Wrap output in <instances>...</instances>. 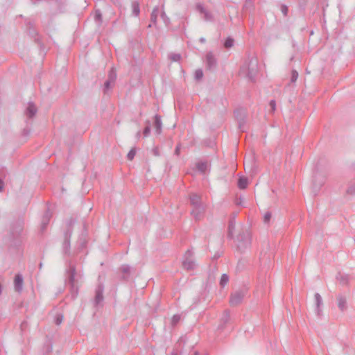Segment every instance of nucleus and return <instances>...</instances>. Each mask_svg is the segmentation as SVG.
I'll use <instances>...</instances> for the list:
<instances>
[{
	"mask_svg": "<svg viewBox=\"0 0 355 355\" xmlns=\"http://www.w3.org/2000/svg\"><path fill=\"white\" fill-rule=\"evenodd\" d=\"M257 71V61L256 59L252 58L248 63L242 66L240 73L242 76L248 77L250 80L254 81Z\"/></svg>",
	"mask_w": 355,
	"mask_h": 355,
	"instance_id": "f257e3e1",
	"label": "nucleus"
},
{
	"mask_svg": "<svg viewBox=\"0 0 355 355\" xmlns=\"http://www.w3.org/2000/svg\"><path fill=\"white\" fill-rule=\"evenodd\" d=\"M74 223L75 221L72 218L69 219L66 223V230L64 233V241L62 243V251L67 256L70 255V238L72 234Z\"/></svg>",
	"mask_w": 355,
	"mask_h": 355,
	"instance_id": "f03ea898",
	"label": "nucleus"
},
{
	"mask_svg": "<svg viewBox=\"0 0 355 355\" xmlns=\"http://www.w3.org/2000/svg\"><path fill=\"white\" fill-rule=\"evenodd\" d=\"M76 269L73 266H70L67 271L66 284L70 285L72 298H75L78 294V288L75 284Z\"/></svg>",
	"mask_w": 355,
	"mask_h": 355,
	"instance_id": "7ed1b4c3",
	"label": "nucleus"
},
{
	"mask_svg": "<svg viewBox=\"0 0 355 355\" xmlns=\"http://www.w3.org/2000/svg\"><path fill=\"white\" fill-rule=\"evenodd\" d=\"M103 292L104 285L103 284V283L99 282V284H98L95 289V297L94 300V304L95 306L101 307L103 306L104 302Z\"/></svg>",
	"mask_w": 355,
	"mask_h": 355,
	"instance_id": "20e7f679",
	"label": "nucleus"
},
{
	"mask_svg": "<svg viewBox=\"0 0 355 355\" xmlns=\"http://www.w3.org/2000/svg\"><path fill=\"white\" fill-rule=\"evenodd\" d=\"M182 266L184 268L188 270H193L196 268V263L193 258V252L191 250H187L185 253L182 261Z\"/></svg>",
	"mask_w": 355,
	"mask_h": 355,
	"instance_id": "39448f33",
	"label": "nucleus"
},
{
	"mask_svg": "<svg viewBox=\"0 0 355 355\" xmlns=\"http://www.w3.org/2000/svg\"><path fill=\"white\" fill-rule=\"evenodd\" d=\"M245 295V292L244 291H236L232 293L230 299V303L231 306H237L241 303Z\"/></svg>",
	"mask_w": 355,
	"mask_h": 355,
	"instance_id": "423d86ee",
	"label": "nucleus"
},
{
	"mask_svg": "<svg viewBox=\"0 0 355 355\" xmlns=\"http://www.w3.org/2000/svg\"><path fill=\"white\" fill-rule=\"evenodd\" d=\"M87 241H88V234H87V225L85 223L83 225V230L81 233L78 243L79 245V250H83L86 248L87 245Z\"/></svg>",
	"mask_w": 355,
	"mask_h": 355,
	"instance_id": "0eeeda50",
	"label": "nucleus"
},
{
	"mask_svg": "<svg viewBox=\"0 0 355 355\" xmlns=\"http://www.w3.org/2000/svg\"><path fill=\"white\" fill-rule=\"evenodd\" d=\"M314 297L315 304V313L318 318H320L322 315V298L318 293L315 294Z\"/></svg>",
	"mask_w": 355,
	"mask_h": 355,
	"instance_id": "6e6552de",
	"label": "nucleus"
},
{
	"mask_svg": "<svg viewBox=\"0 0 355 355\" xmlns=\"http://www.w3.org/2000/svg\"><path fill=\"white\" fill-rule=\"evenodd\" d=\"M196 10L202 15H203V19L207 21H213L214 17L212 14L207 10L202 4L198 3L196 5Z\"/></svg>",
	"mask_w": 355,
	"mask_h": 355,
	"instance_id": "1a4fd4ad",
	"label": "nucleus"
},
{
	"mask_svg": "<svg viewBox=\"0 0 355 355\" xmlns=\"http://www.w3.org/2000/svg\"><path fill=\"white\" fill-rule=\"evenodd\" d=\"M238 248H246L250 244V237L248 234H241L238 236Z\"/></svg>",
	"mask_w": 355,
	"mask_h": 355,
	"instance_id": "9d476101",
	"label": "nucleus"
},
{
	"mask_svg": "<svg viewBox=\"0 0 355 355\" xmlns=\"http://www.w3.org/2000/svg\"><path fill=\"white\" fill-rule=\"evenodd\" d=\"M14 287L15 291L21 293L23 288V277L21 274H17L14 279Z\"/></svg>",
	"mask_w": 355,
	"mask_h": 355,
	"instance_id": "9b49d317",
	"label": "nucleus"
},
{
	"mask_svg": "<svg viewBox=\"0 0 355 355\" xmlns=\"http://www.w3.org/2000/svg\"><path fill=\"white\" fill-rule=\"evenodd\" d=\"M206 63L207 65V67L209 69H212L216 67L217 64V60L216 58L214 57L212 52H209L206 55Z\"/></svg>",
	"mask_w": 355,
	"mask_h": 355,
	"instance_id": "f8f14e48",
	"label": "nucleus"
},
{
	"mask_svg": "<svg viewBox=\"0 0 355 355\" xmlns=\"http://www.w3.org/2000/svg\"><path fill=\"white\" fill-rule=\"evenodd\" d=\"M337 302H338V309L341 311H344L347 309V298L345 296H343L342 295H338L337 296Z\"/></svg>",
	"mask_w": 355,
	"mask_h": 355,
	"instance_id": "ddd939ff",
	"label": "nucleus"
},
{
	"mask_svg": "<svg viewBox=\"0 0 355 355\" xmlns=\"http://www.w3.org/2000/svg\"><path fill=\"white\" fill-rule=\"evenodd\" d=\"M23 230V222L17 221L14 223L12 226V234L13 236L19 234Z\"/></svg>",
	"mask_w": 355,
	"mask_h": 355,
	"instance_id": "4468645a",
	"label": "nucleus"
},
{
	"mask_svg": "<svg viewBox=\"0 0 355 355\" xmlns=\"http://www.w3.org/2000/svg\"><path fill=\"white\" fill-rule=\"evenodd\" d=\"M36 113H37V108H36L35 105H34L33 103H29L28 107L26 110V112H25L26 115L28 118H32L35 115Z\"/></svg>",
	"mask_w": 355,
	"mask_h": 355,
	"instance_id": "2eb2a0df",
	"label": "nucleus"
},
{
	"mask_svg": "<svg viewBox=\"0 0 355 355\" xmlns=\"http://www.w3.org/2000/svg\"><path fill=\"white\" fill-rule=\"evenodd\" d=\"M204 211V208L202 206L193 207V209L191 211V214L196 219H199L201 215Z\"/></svg>",
	"mask_w": 355,
	"mask_h": 355,
	"instance_id": "dca6fc26",
	"label": "nucleus"
},
{
	"mask_svg": "<svg viewBox=\"0 0 355 355\" xmlns=\"http://www.w3.org/2000/svg\"><path fill=\"white\" fill-rule=\"evenodd\" d=\"M155 131L157 134H160L162 131V119L161 116L158 114H156L155 116Z\"/></svg>",
	"mask_w": 355,
	"mask_h": 355,
	"instance_id": "f3484780",
	"label": "nucleus"
},
{
	"mask_svg": "<svg viewBox=\"0 0 355 355\" xmlns=\"http://www.w3.org/2000/svg\"><path fill=\"white\" fill-rule=\"evenodd\" d=\"M190 201H191V205L193 207L202 206L201 205V198L198 195H197L196 193H193L191 195Z\"/></svg>",
	"mask_w": 355,
	"mask_h": 355,
	"instance_id": "a211bd4d",
	"label": "nucleus"
},
{
	"mask_svg": "<svg viewBox=\"0 0 355 355\" xmlns=\"http://www.w3.org/2000/svg\"><path fill=\"white\" fill-rule=\"evenodd\" d=\"M51 218V214L49 211H46L42 218V230H44L46 228V227L47 226V225L49 223Z\"/></svg>",
	"mask_w": 355,
	"mask_h": 355,
	"instance_id": "6ab92c4d",
	"label": "nucleus"
},
{
	"mask_svg": "<svg viewBox=\"0 0 355 355\" xmlns=\"http://www.w3.org/2000/svg\"><path fill=\"white\" fill-rule=\"evenodd\" d=\"M236 222L234 219L230 220L228 225V237L233 238L234 232L235 230Z\"/></svg>",
	"mask_w": 355,
	"mask_h": 355,
	"instance_id": "aec40b11",
	"label": "nucleus"
},
{
	"mask_svg": "<svg viewBox=\"0 0 355 355\" xmlns=\"http://www.w3.org/2000/svg\"><path fill=\"white\" fill-rule=\"evenodd\" d=\"M159 13V7L155 6L151 13L150 20L151 22L155 25L157 23V19Z\"/></svg>",
	"mask_w": 355,
	"mask_h": 355,
	"instance_id": "412c9836",
	"label": "nucleus"
},
{
	"mask_svg": "<svg viewBox=\"0 0 355 355\" xmlns=\"http://www.w3.org/2000/svg\"><path fill=\"white\" fill-rule=\"evenodd\" d=\"M248 179L244 177H240L238 181V187L241 189H244L248 186Z\"/></svg>",
	"mask_w": 355,
	"mask_h": 355,
	"instance_id": "4be33fe9",
	"label": "nucleus"
},
{
	"mask_svg": "<svg viewBox=\"0 0 355 355\" xmlns=\"http://www.w3.org/2000/svg\"><path fill=\"white\" fill-rule=\"evenodd\" d=\"M338 279L343 285H347L349 282V276L348 275H342Z\"/></svg>",
	"mask_w": 355,
	"mask_h": 355,
	"instance_id": "5701e85b",
	"label": "nucleus"
},
{
	"mask_svg": "<svg viewBox=\"0 0 355 355\" xmlns=\"http://www.w3.org/2000/svg\"><path fill=\"white\" fill-rule=\"evenodd\" d=\"M94 20L98 24V25H101L102 23V14L99 10H96L94 14Z\"/></svg>",
	"mask_w": 355,
	"mask_h": 355,
	"instance_id": "b1692460",
	"label": "nucleus"
},
{
	"mask_svg": "<svg viewBox=\"0 0 355 355\" xmlns=\"http://www.w3.org/2000/svg\"><path fill=\"white\" fill-rule=\"evenodd\" d=\"M161 18L162 19V20L166 26H168L170 24V19L166 15L164 10V6H162V10L161 12Z\"/></svg>",
	"mask_w": 355,
	"mask_h": 355,
	"instance_id": "393cba45",
	"label": "nucleus"
},
{
	"mask_svg": "<svg viewBox=\"0 0 355 355\" xmlns=\"http://www.w3.org/2000/svg\"><path fill=\"white\" fill-rule=\"evenodd\" d=\"M198 170L202 173H205L207 168V164L206 162H198L196 165Z\"/></svg>",
	"mask_w": 355,
	"mask_h": 355,
	"instance_id": "a878e982",
	"label": "nucleus"
},
{
	"mask_svg": "<svg viewBox=\"0 0 355 355\" xmlns=\"http://www.w3.org/2000/svg\"><path fill=\"white\" fill-rule=\"evenodd\" d=\"M229 281V277L226 274H223L220 280V285L225 287Z\"/></svg>",
	"mask_w": 355,
	"mask_h": 355,
	"instance_id": "bb28decb",
	"label": "nucleus"
},
{
	"mask_svg": "<svg viewBox=\"0 0 355 355\" xmlns=\"http://www.w3.org/2000/svg\"><path fill=\"white\" fill-rule=\"evenodd\" d=\"M230 312L228 311H225L223 315L221 318V322H223V325L225 324L230 320Z\"/></svg>",
	"mask_w": 355,
	"mask_h": 355,
	"instance_id": "cd10ccee",
	"label": "nucleus"
},
{
	"mask_svg": "<svg viewBox=\"0 0 355 355\" xmlns=\"http://www.w3.org/2000/svg\"><path fill=\"white\" fill-rule=\"evenodd\" d=\"M132 11H133V14L135 16L139 15L140 10H139V5L137 2H134L132 3Z\"/></svg>",
	"mask_w": 355,
	"mask_h": 355,
	"instance_id": "c85d7f7f",
	"label": "nucleus"
},
{
	"mask_svg": "<svg viewBox=\"0 0 355 355\" xmlns=\"http://www.w3.org/2000/svg\"><path fill=\"white\" fill-rule=\"evenodd\" d=\"M234 45V40L231 37H227L224 43V46L227 49H230Z\"/></svg>",
	"mask_w": 355,
	"mask_h": 355,
	"instance_id": "c756f323",
	"label": "nucleus"
},
{
	"mask_svg": "<svg viewBox=\"0 0 355 355\" xmlns=\"http://www.w3.org/2000/svg\"><path fill=\"white\" fill-rule=\"evenodd\" d=\"M203 77V72L202 70L200 69H198L196 70L195 71V79L197 80H200Z\"/></svg>",
	"mask_w": 355,
	"mask_h": 355,
	"instance_id": "7c9ffc66",
	"label": "nucleus"
},
{
	"mask_svg": "<svg viewBox=\"0 0 355 355\" xmlns=\"http://www.w3.org/2000/svg\"><path fill=\"white\" fill-rule=\"evenodd\" d=\"M116 78V71L113 69H112L109 73L108 80H111L112 82H114Z\"/></svg>",
	"mask_w": 355,
	"mask_h": 355,
	"instance_id": "2f4dec72",
	"label": "nucleus"
},
{
	"mask_svg": "<svg viewBox=\"0 0 355 355\" xmlns=\"http://www.w3.org/2000/svg\"><path fill=\"white\" fill-rule=\"evenodd\" d=\"M63 320V315L62 314H58L55 318V323L57 325H60Z\"/></svg>",
	"mask_w": 355,
	"mask_h": 355,
	"instance_id": "473e14b6",
	"label": "nucleus"
},
{
	"mask_svg": "<svg viewBox=\"0 0 355 355\" xmlns=\"http://www.w3.org/2000/svg\"><path fill=\"white\" fill-rule=\"evenodd\" d=\"M170 58L173 62H178L180 60L181 55L178 53H173L170 55Z\"/></svg>",
	"mask_w": 355,
	"mask_h": 355,
	"instance_id": "72a5a7b5",
	"label": "nucleus"
},
{
	"mask_svg": "<svg viewBox=\"0 0 355 355\" xmlns=\"http://www.w3.org/2000/svg\"><path fill=\"white\" fill-rule=\"evenodd\" d=\"M121 270L124 274H128L130 271V267L128 265H123L121 267Z\"/></svg>",
	"mask_w": 355,
	"mask_h": 355,
	"instance_id": "f704fd0d",
	"label": "nucleus"
},
{
	"mask_svg": "<svg viewBox=\"0 0 355 355\" xmlns=\"http://www.w3.org/2000/svg\"><path fill=\"white\" fill-rule=\"evenodd\" d=\"M114 82H112L111 80H107L104 85V92H107L111 87V84Z\"/></svg>",
	"mask_w": 355,
	"mask_h": 355,
	"instance_id": "c9c22d12",
	"label": "nucleus"
},
{
	"mask_svg": "<svg viewBox=\"0 0 355 355\" xmlns=\"http://www.w3.org/2000/svg\"><path fill=\"white\" fill-rule=\"evenodd\" d=\"M180 320V316L179 315H174L171 320L172 325H175L178 323Z\"/></svg>",
	"mask_w": 355,
	"mask_h": 355,
	"instance_id": "e433bc0d",
	"label": "nucleus"
},
{
	"mask_svg": "<svg viewBox=\"0 0 355 355\" xmlns=\"http://www.w3.org/2000/svg\"><path fill=\"white\" fill-rule=\"evenodd\" d=\"M135 154H136V151H135V149H131V150L128 152V155H127L128 159L129 160H132V159H133V158H134V157H135Z\"/></svg>",
	"mask_w": 355,
	"mask_h": 355,
	"instance_id": "4c0bfd02",
	"label": "nucleus"
},
{
	"mask_svg": "<svg viewBox=\"0 0 355 355\" xmlns=\"http://www.w3.org/2000/svg\"><path fill=\"white\" fill-rule=\"evenodd\" d=\"M347 193L349 194H351V195H354L355 194V183L350 185L347 190Z\"/></svg>",
	"mask_w": 355,
	"mask_h": 355,
	"instance_id": "58836bf2",
	"label": "nucleus"
},
{
	"mask_svg": "<svg viewBox=\"0 0 355 355\" xmlns=\"http://www.w3.org/2000/svg\"><path fill=\"white\" fill-rule=\"evenodd\" d=\"M297 78H298L297 71L296 70H293L292 74H291V82L295 83L297 80Z\"/></svg>",
	"mask_w": 355,
	"mask_h": 355,
	"instance_id": "ea45409f",
	"label": "nucleus"
},
{
	"mask_svg": "<svg viewBox=\"0 0 355 355\" xmlns=\"http://www.w3.org/2000/svg\"><path fill=\"white\" fill-rule=\"evenodd\" d=\"M150 132V123L148 122V125L144 128L143 133H144V137H148L149 135Z\"/></svg>",
	"mask_w": 355,
	"mask_h": 355,
	"instance_id": "a19ab883",
	"label": "nucleus"
},
{
	"mask_svg": "<svg viewBox=\"0 0 355 355\" xmlns=\"http://www.w3.org/2000/svg\"><path fill=\"white\" fill-rule=\"evenodd\" d=\"M271 218V214L270 212H266L263 216V222L265 223H268Z\"/></svg>",
	"mask_w": 355,
	"mask_h": 355,
	"instance_id": "79ce46f5",
	"label": "nucleus"
},
{
	"mask_svg": "<svg viewBox=\"0 0 355 355\" xmlns=\"http://www.w3.org/2000/svg\"><path fill=\"white\" fill-rule=\"evenodd\" d=\"M270 112H274L276 110V102L275 100H271L270 101Z\"/></svg>",
	"mask_w": 355,
	"mask_h": 355,
	"instance_id": "37998d69",
	"label": "nucleus"
},
{
	"mask_svg": "<svg viewBox=\"0 0 355 355\" xmlns=\"http://www.w3.org/2000/svg\"><path fill=\"white\" fill-rule=\"evenodd\" d=\"M282 12H283V14L284 15H286L287 12H288V8L286 6H282Z\"/></svg>",
	"mask_w": 355,
	"mask_h": 355,
	"instance_id": "c03bdc74",
	"label": "nucleus"
},
{
	"mask_svg": "<svg viewBox=\"0 0 355 355\" xmlns=\"http://www.w3.org/2000/svg\"><path fill=\"white\" fill-rule=\"evenodd\" d=\"M3 187H4V182L1 179H0V192H1L3 191Z\"/></svg>",
	"mask_w": 355,
	"mask_h": 355,
	"instance_id": "a18cd8bd",
	"label": "nucleus"
},
{
	"mask_svg": "<svg viewBox=\"0 0 355 355\" xmlns=\"http://www.w3.org/2000/svg\"><path fill=\"white\" fill-rule=\"evenodd\" d=\"M241 120H242V119H241L239 120V129H241L242 131H243V123L241 122Z\"/></svg>",
	"mask_w": 355,
	"mask_h": 355,
	"instance_id": "49530a36",
	"label": "nucleus"
},
{
	"mask_svg": "<svg viewBox=\"0 0 355 355\" xmlns=\"http://www.w3.org/2000/svg\"><path fill=\"white\" fill-rule=\"evenodd\" d=\"M136 137L139 139L141 137V132L138 131L136 134Z\"/></svg>",
	"mask_w": 355,
	"mask_h": 355,
	"instance_id": "de8ad7c7",
	"label": "nucleus"
},
{
	"mask_svg": "<svg viewBox=\"0 0 355 355\" xmlns=\"http://www.w3.org/2000/svg\"><path fill=\"white\" fill-rule=\"evenodd\" d=\"M179 151H180V147L178 146L176 147V148H175V154H176V155H178V154H179Z\"/></svg>",
	"mask_w": 355,
	"mask_h": 355,
	"instance_id": "09e8293b",
	"label": "nucleus"
},
{
	"mask_svg": "<svg viewBox=\"0 0 355 355\" xmlns=\"http://www.w3.org/2000/svg\"><path fill=\"white\" fill-rule=\"evenodd\" d=\"M205 41H206V40H205V37H200V42L201 43H205Z\"/></svg>",
	"mask_w": 355,
	"mask_h": 355,
	"instance_id": "8fccbe9b",
	"label": "nucleus"
},
{
	"mask_svg": "<svg viewBox=\"0 0 355 355\" xmlns=\"http://www.w3.org/2000/svg\"><path fill=\"white\" fill-rule=\"evenodd\" d=\"M28 133H29V132H28V130H24V135H28Z\"/></svg>",
	"mask_w": 355,
	"mask_h": 355,
	"instance_id": "3c124183",
	"label": "nucleus"
},
{
	"mask_svg": "<svg viewBox=\"0 0 355 355\" xmlns=\"http://www.w3.org/2000/svg\"><path fill=\"white\" fill-rule=\"evenodd\" d=\"M194 355H199V354H198V353L197 352H196L194 353Z\"/></svg>",
	"mask_w": 355,
	"mask_h": 355,
	"instance_id": "603ef678",
	"label": "nucleus"
}]
</instances>
